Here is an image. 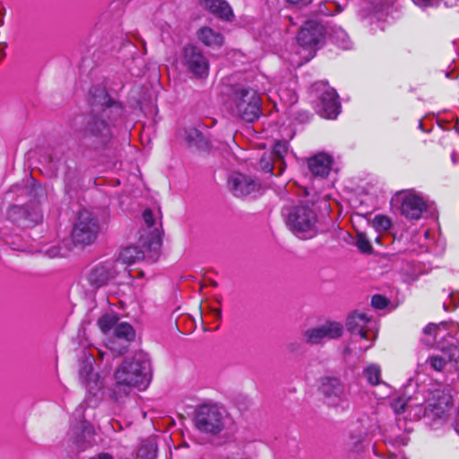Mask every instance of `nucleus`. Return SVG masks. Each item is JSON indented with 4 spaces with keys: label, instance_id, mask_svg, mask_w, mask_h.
Masks as SVG:
<instances>
[{
    "label": "nucleus",
    "instance_id": "nucleus-1",
    "mask_svg": "<svg viewBox=\"0 0 459 459\" xmlns=\"http://www.w3.org/2000/svg\"><path fill=\"white\" fill-rule=\"evenodd\" d=\"M89 102L91 111L84 117V126L79 131V138L85 150L100 152L110 143L111 126L123 116L124 109L100 86L90 90Z\"/></svg>",
    "mask_w": 459,
    "mask_h": 459
},
{
    "label": "nucleus",
    "instance_id": "nucleus-2",
    "mask_svg": "<svg viewBox=\"0 0 459 459\" xmlns=\"http://www.w3.org/2000/svg\"><path fill=\"white\" fill-rule=\"evenodd\" d=\"M225 104L233 116L248 123L254 122L262 114L260 95L248 86L238 84L230 87Z\"/></svg>",
    "mask_w": 459,
    "mask_h": 459
},
{
    "label": "nucleus",
    "instance_id": "nucleus-3",
    "mask_svg": "<svg viewBox=\"0 0 459 459\" xmlns=\"http://www.w3.org/2000/svg\"><path fill=\"white\" fill-rule=\"evenodd\" d=\"M114 377L139 390H144L152 380L150 359L143 353H137L131 358L124 359L115 371Z\"/></svg>",
    "mask_w": 459,
    "mask_h": 459
},
{
    "label": "nucleus",
    "instance_id": "nucleus-4",
    "mask_svg": "<svg viewBox=\"0 0 459 459\" xmlns=\"http://www.w3.org/2000/svg\"><path fill=\"white\" fill-rule=\"evenodd\" d=\"M290 230L300 239H309L317 234V215L308 204L284 207L281 212Z\"/></svg>",
    "mask_w": 459,
    "mask_h": 459
},
{
    "label": "nucleus",
    "instance_id": "nucleus-5",
    "mask_svg": "<svg viewBox=\"0 0 459 459\" xmlns=\"http://www.w3.org/2000/svg\"><path fill=\"white\" fill-rule=\"evenodd\" d=\"M225 410L215 403H204L195 412L194 423L198 431L211 436H219L226 427Z\"/></svg>",
    "mask_w": 459,
    "mask_h": 459
},
{
    "label": "nucleus",
    "instance_id": "nucleus-6",
    "mask_svg": "<svg viewBox=\"0 0 459 459\" xmlns=\"http://www.w3.org/2000/svg\"><path fill=\"white\" fill-rule=\"evenodd\" d=\"M319 390L324 402L330 407L344 411L349 407L350 391L338 377H325L321 378Z\"/></svg>",
    "mask_w": 459,
    "mask_h": 459
},
{
    "label": "nucleus",
    "instance_id": "nucleus-7",
    "mask_svg": "<svg viewBox=\"0 0 459 459\" xmlns=\"http://www.w3.org/2000/svg\"><path fill=\"white\" fill-rule=\"evenodd\" d=\"M99 231L98 219L89 211L83 210L78 213L71 237L74 244L87 246L96 240Z\"/></svg>",
    "mask_w": 459,
    "mask_h": 459
},
{
    "label": "nucleus",
    "instance_id": "nucleus-8",
    "mask_svg": "<svg viewBox=\"0 0 459 459\" xmlns=\"http://www.w3.org/2000/svg\"><path fill=\"white\" fill-rule=\"evenodd\" d=\"M313 87L315 91L320 93L316 105L317 113L325 118H336L341 111V103L336 91L323 82H316Z\"/></svg>",
    "mask_w": 459,
    "mask_h": 459
},
{
    "label": "nucleus",
    "instance_id": "nucleus-9",
    "mask_svg": "<svg viewBox=\"0 0 459 459\" xmlns=\"http://www.w3.org/2000/svg\"><path fill=\"white\" fill-rule=\"evenodd\" d=\"M181 63L186 71L195 78H206L209 74V61L198 47L186 46L183 48Z\"/></svg>",
    "mask_w": 459,
    "mask_h": 459
},
{
    "label": "nucleus",
    "instance_id": "nucleus-10",
    "mask_svg": "<svg viewBox=\"0 0 459 459\" xmlns=\"http://www.w3.org/2000/svg\"><path fill=\"white\" fill-rule=\"evenodd\" d=\"M8 219L18 227L30 228L42 220V212L38 201L26 205H12L7 211Z\"/></svg>",
    "mask_w": 459,
    "mask_h": 459
},
{
    "label": "nucleus",
    "instance_id": "nucleus-11",
    "mask_svg": "<svg viewBox=\"0 0 459 459\" xmlns=\"http://www.w3.org/2000/svg\"><path fill=\"white\" fill-rule=\"evenodd\" d=\"M342 333L343 327L341 323L327 321L325 324L305 330L303 339L309 345H318L340 338Z\"/></svg>",
    "mask_w": 459,
    "mask_h": 459
},
{
    "label": "nucleus",
    "instance_id": "nucleus-12",
    "mask_svg": "<svg viewBox=\"0 0 459 459\" xmlns=\"http://www.w3.org/2000/svg\"><path fill=\"white\" fill-rule=\"evenodd\" d=\"M391 203L393 205L398 206L401 214L409 220H419L427 209L423 198L411 192L396 194Z\"/></svg>",
    "mask_w": 459,
    "mask_h": 459
},
{
    "label": "nucleus",
    "instance_id": "nucleus-13",
    "mask_svg": "<svg viewBox=\"0 0 459 459\" xmlns=\"http://www.w3.org/2000/svg\"><path fill=\"white\" fill-rule=\"evenodd\" d=\"M325 35V27L316 21H307L300 28L297 41L304 48L316 51L323 43Z\"/></svg>",
    "mask_w": 459,
    "mask_h": 459
},
{
    "label": "nucleus",
    "instance_id": "nucleus-14",
    "mask_svg": "<svg viewBox=\"0 0 459 459\" xmlns=\"http://www.w3.org/2000/svg\"><path fill=\"white\" fill-rule=\"evenodd\" d=\"M119 270L117 262L108 260L92 267L87 274V281L93 289H100L114 281Z\"/></svg>",
    "mask_w": 459,
    "mask_h": 459
},
{
    "label": "nucleus",
    "instance_id": "nucleus-15",
    "mask_svg": "<svg viewBox=\"0 0 459 459\" xmlns=\"http://www.w3.org/2000/svg\"><path fill=\"white\" fill-rule=\"evenodd\" d=\"M228 185L231 193L237 197L255 196L261 191L259 180L238 172L230 176Z\"/></svg>",
    "mask_w": 459,
    "mask_h": 459
},
{
    "label": "nucleus",
    "instance_id": "nucleus-16",
    "mask_svg": "<svg viewBox=\"0 0 459 459\" xmlns=\"http://www.w3.org/2000/svg\"><path fill=\"white\" fill-rule=\"evenodd\" d=\"M135 333L131 325L119 323L113 331L107 347L117 356L123 355L127 351L128 344L134 341Z\"/></svg>",
    "mask_w": 459,
    "mask_h": 459
},
{
    "label": "nucleus",
    "instance_id": "nucleus-17",
    "mask_svg": "<svg viewBox=\"0 0 459 459\" xmlns=\"http://www.w3.org/2000/svg\"><path fill=\"white\" fill-rule=\"evenodd\" d=\"M372 324L373 322L366 314L354 313L348 316L346 326L353 336L372 341L376 338V334L371 328Z\"/></svg>",
    "mask_w": 459,
    "mask_h": 459
},
{
    "label": "nucleus",
    "instance_id": "nucleus-18",
    "mask_svg": "<svg viewBox=\"0 0 459 459\" xmlns=\"http://www.w3.org/2000/svg\"><path fill=\"white\" fill-rule=\"evenodd\" d=\"M333 159L325 153H318L307 160L310 173L316 178H325L332 168Z\"/></svg>",
    "mask_w": 459,
    "mask_h": 459
},
{
    "label": "nucleus",
    "instance_id": "nucleus-19",
    "mask_svg": "<svg viewBox=\"0 0 459 459\" xmlns=\"http://www.w3.org/2000/svg\"><path fill=\"white\" fill-rule=\"evenodd\" d=\"M93 437V429L86 421H81L72 429L73 442L80 450H85L91 446Z\"/></svg>",
    "mask_w": 459,
    "mask_h": 459
},
{
    "label": "nucleus",
    "instance_id": "nucleus-20",
    "mask_svg": "<svg viewBox=\"0 0 459 459\" xmlns=\"http://www.w3.org/2000/svg\"><path fill=\"white\" fill-rule=\"evenodd\" d=\"M199 3L204 9L221 20L231 22L234 18L231 7L225 0H200Z\"/></svg>",
    "mask_w": 459,
    "mask_h": 459
},
{
    "label": "nucleus",
    "instance_id": "nucleus-21",
    "mask_svg": "<svg viewBox=\"0 0 459 459\" xmlns=\"http://www.w3.org/2000/svg\"><path fill=\"white\" fill-rule=\"evenodd\" d=\"M196 36L200 42L212 48H221L224 44V36L207 26L200 28L197 30Z\"/></svg>",
    "mask_w": 459,
    "mask_h": 459
},
{
    "label": "nucleus",
    "instance_id": "nucleus-22",
    "mask_svg": "<svg viewBox=\"0 0 459 459\" xmlns=\"http://www.w3.org/2000/svg\"><path fill=\"white\" fill-rule=\"evenodd\" d=\"M185 140L191 148L201 151H207L210 148L208 138L195 127L185 130Z\"/></svg>",
    "mask_w": 459,
    "mask_h": 459
},
{
    "label": "nucleus",
    "instance_id": "nucleus-23",
    "mask_svg": "<svg viewBox=\"0 0 459 459\" xmlns=\"http://www.w3.org/2000/svg\"><path fill=\"white\" fill-rule=\"evenodd\" d=\"M145 257L144 253L139 247L131 246L123 248L120 253L117 260V265L119 263L122 264H133L136 262L143 260Z\"/></svg>",
    "mask_w": 459,
    "mask_h": 459
},
{
    "label": "nucleus",
    "instance_id": "nucleus-24",
    "mask_svg": "<svg viewBox=\"0 0 459 459\" xmlns=\"http://www.w3.org/2000/svg\"><path fill=\"white\" fill-rule=\"evenodd\" d=\"M439 354L451 369L459 370V348L456 345H449L441 349Z\"/></svg>",
    "mask_w": 459,
    "mask_h": 459
},
{
    "label": "nucleus",
    "instance_id": "nucleus-25",
    "mask_svg": "<svg viewBox=\"0 0 459 459\" xmlns=\"http://www.w3.org/2000/svg\"><path fill=\"white\" fill-rule=\"evenodd\" d=\"M116 383L110 390V397L117 403H123L125 399L130 394L134 386L127 383H122L119 379H115Z\"/></svg>",
    "mask_w": 459,
    "mask_h": 459
},
{
    "label": "nucleus",
    "instance_id": "nucleus-26",
    "mask_svg": "<svg viewBox=\"0 0 459 459\" xmlns=\"http://www.w3.org/2000/svg\"><path fill=\"white\" fill-rule=\"evenodd\" d=\"M157 452V443L153 439H147L140 446L137 456L141 459H156Z\"/></svg>",
    "mask_w": 459,
    "mask_h": 459
},
{
    "label": "nucleus",
    "instance_id": "nucleus-27",
    "mask_svg": "<svg viewBox=\"0 0 459 459\" xmlns=\"http://www.w3.org/2000/svg\"><path fill=\"white\" fill-rule=\"evenodd\" d=\"M118 324V317L112 314H105L98 320V325L104 333L114 331Z\"/></svg>",
    "mask_w": 459,
    "mask_h": 459
},
{
    "label": "nucleus",
    "instance_id": "nucleus-28",
    "mask_svg": "<svg viewBox=\"0 0 459 459\" xmlns=\"http://www.w3.org/2000/svg\"><path fill=\"white\" fill-rule=\"evenodd\" d=\"M363 376L368 382L372 385H377L381 383V368L377 364H371L363 370Z\"/></svg>",
    "mask_w": 459,
    "mask_h": 459
},
{
    "label": "nucleus",
    "instance_id": "nucleus-29",
    "mask_svg": "<svg viewBox=\"0 0 459 459\" xmlns=\"http://www.w3.org/2000/svg\"><path fill=\"white\" fill-rule=\"evenodd\" d=\"M411 402V398L399 396L391 401L390 406L395 414L408 413Z\"/></svg>",
    "mask_w": 459,
    "mask_h": 459
},
{
    "label": "nucleus",
    "instance_id": "nucleus-30",
    "mask_svg": "<svg viewBox=\"0 0 459 459\" xmlns=\"http://www.w3.org/2000/svg\"><path fill=\"white\" fill-rule=\"evenodd\" d=\"M286 152H287L286 143L278 142L273 145V152L270 153V154H272V157L277 162L280 163L278 174H281L282 170L284 169L283 157Z\"/></svg>",
    "mask_w": 459,
    "mask_h": 459
},
{
    "label": "nucleus",
    "instance_id": "nucleus-31",
    "mask_svg": "<svg viewBox=\"0 0 459 459\" xmlns=\"http://www.w3.org/2000/svg\"><path fill=\"white\" fill-rule=\"evenodd\" d=\"M79 376L83 384H90L91 381H95L96 375L93 373V367L91 361L85 360L81 363Z\"/></svg>",
    "mask_w": 459,
    "mask_h": 459
},
{
    "label": "nucleus",
    "instance_id": "nucleus-32",
    "mask_svg": "<svg viewBox=\"0 0 459 459\" xmlns=\"http://www.w3.org/2000/svg\"><path fill=\"white\" fill-rule=\"evenodd\" d=\"M356 246L359 250L364 254H371L373 247L366 234L359 232L357 234Z\"/></svg>",
    "mask_w": 459,
    "mask_h": 459
},
{
    "label": "nucleus",
    "instance_id": "nucleus-33",
    "mask_svg": "<svg viewBox=\"0 0 459 459\" xmlns=\"http://www.w3.org/2000/svg\"><path fill=\"white\" fill-rule=\"evenodd\" d=\"M277 161L272 157V154L264 153L259 161V167L264 173L273 174L274 163Z\"/></svg>",
    "mask_w": 459,
    "mask_h": 459
},
{
    "label": "nucleus",
    "instance_id": "nucleus-34",
    "mask_svg": "<svg viewBox=\"0 0 459 459\" xmlns=\"http://www.w3.org/2000/svg\"><path fill=\"white\" fill-rule=\"evenodd\" d=\"M391 220L385 215H377L373 219V226L377 231H385L391 228Z\"/></svg>",
    "mask_w": 459,
    "mask_h": 459
},
{
    "label": "nucleus",
    "instance_id": "nucleus-35",
    "mask_svg": "<svg viewBox=\"0 0 459 459\" xmlns=\"http://www.w3.org/2000/svg\"><path fill=\"white\" fill-rule=\"evenodd\" d=\"M427 362L429 363L430 367L436 371H442L447 366L445 362V359L442 358L439 352L429 357Z\"/></svg>",
    "mask_w": 459,
    "mask_h": 459
},
{
    "label": "nucleus",
    "instance_id": "nucleus-36",
    "mask_svg": "<svg viewBox=\"0 0 459 459\" xmlns=\"http://www.w3.org/2000/svg\"><path fill=\"white\" fill-rule=\"evenodd\" d=\"M425 415V408L419 403H412L411 402L408 417H410L413 420H419L422 416Z\"/></svg>",
    "mask_w": 459,
    "mask_h": 459
},
{
    "label": "nucleus",
    "instance_id": "nucleus-37",
    "mask_svg": "<svg viewBox=\"0 0 459 459\" xmlns=\"http://www.w3.org/2000/svg\"><path fill=\"white\" fill-rule=\"evenodd\" d=\"M371 305L375 308L383 309L387 307L388 300L381 295H374L371 299Z\"/></svg>",
    "mask_w": 459,
    "mask_h": 459
},
{
    "label": "nucleus",
    "instance_id": "nucleus-38",
    "mask_svg": "<svg viewBox=\"0 0 459 459\" xmlns=\"http://www.w3.org/2000/svg\"><path fill=\"white\" fill-rule=\"evenodd\" d=\"M69 249L68 248H65L61 246H58V247H51L48 253L50 257H56V256H62V257H65L68 255L69 253Z\"/></svg>",
    "mask_w": 459,
    "mask_h": 459
},
{
    "label": "nucleus",
    "instance_id": "nucleus-39",
    "mask_svg": "<svg viewBox=\"0 0 459 459\" xmlns=\"http://www.w3.org/2000/svg\"><path fill=\"white\" fill-rule=\"evenodd\" d=\"M143 218L147 227L152 228L155 225V218L151 209H145L143 212Z\"/></svg>",
    "mask_w": 459,
    "mask_h": 459
},
{
    "label": "nucleus",
    "instance_id": "nucleus-40",
    "mask_svg": "<svg viewBox=\"0 0 459 459\" xmlns=\"http://www.w3.org/2000/svg\"><path fill=\"white\" fill-rule=\"evenodd\" d=\"M437 331H438V325L434 323H429L423 329V333L425 334L433 335L435 338L437 336Z\"/></svg>",
    "mask_w": 459,
    "mask_h": 459
},
{
    "label": "nucleus",
    "instance_id": "nucleus-41",
    "mask_svg": "<svg viewBox=\"0 0 459 459\" xmlns=\"http://www.w3.org/2000/svg\"><path fill=\"white\" fill-rule=\"evenodd\" d=\"M316 14L329 16L333 15L332 11L326 6L325 3H320L316 11H315Z\"/></svg>",
    "mask_w": 459,
    "mask_h": 459
},
{
    "label": "nucleus",
    "instance_id": "nucleus-42",
    "mask_svg": "<svg viewBox=\"0 0 459 459\" xmlns=\"http://www.w3.org/2000/svg\"><path fill=\"white\" fill-rule=\"evenodd\" d=\"M416 4L421 7L434 6L437 4L440 0H412Z\"/></svg>",
    "mask_w": 459,
    "mask_h": 459
},
{
    "label": "nucleus",
    "instance_id": "nucleus-43",
    "mask_svg": "<svg viewBox=\"0 0 459 459\" xmlns=\"http://www.w3.org/2000/svg\"><path fill=\"white\" fill-rule=\"evenodd\" d=\"M288 3L299 6H306L312 2V0H286Z\"/></svg>",
    "mask_w": 459,
    "mask_h": 459
},
{
    "label": "nucleus",
    "instance_id": "nucleus-44",
    "mask_svg": "<svg viewBox=\"0 0 459 459\" xmlns=\"http://www.w3.org/2000/svg\"><path fill=\"white\" fill-rule=\"evenodd\" d=\"M300 343L298 342H290L288 345H287V349L290 352H295L297 351L299 348H300Z\"/></svg>",
    "mask_w": 459,
    "mask_h": 459
},
{
    "label": "nucleus",
    "instance_id": "nucleus-45",
    "mask_svg": "<svg viewBox=\"0 0 459 459\" xmlns=\"http://www.w3.org/2000/svg\"><path fill=\"white\" fill-rule=\"evenodd\" d=\"M361 439L359 438L355 441L352 442V446L351 447V449L354 452H359L360 449H361Z\"/></svg>",
    "mask_w": 459,
    "mask_h": 459
},
{
    "label": "nucleus",
    "instance_id": "nucleus-46",
    "mask_svg": "<svg viewBox=\"0 0 459 459\" xmlns=\"http://www.w3.org/2000/svg\"><path fill=\"white\" fill-rule=\"evenodd\" d=\"M89 459H113L112 455L108 453H100L97 456Z\"/></svg>",
    "mask_w": 459,
    "mask_h": 459
},
{
    "label": "nucleus",
    "instance_id": "nucleus-47",
    "mask_svg": "<svg viewBox=\"0 0 459 459\" xmlns=\"http://www.w3.org/2000/svg\"><path fill=\"white\" fill-rule=\"evenodd\" d=\"M39 191H42L41 186L39 185L33 184L30 190V194L34 193V195H37L39 194Z\"/></svg>",
    "mask_w": 459,
    "mask_h": 459
},
{
    "label": "nucleus",
    "instance_id": "nucleus-48",
    "mask_svg": "<svg viewBox=\"0 0 459 459\" xmlns=\"http://www.w3.org/2000/svg\"><path fill=\"white\" fill-rule=\"evenodd\" d=\"M297 101V96L295 93H291L289 97V99L287 100V102H289L290 104H292V103H295Z\"/></svg>",
    "mask_w": 459,
    "mask_h": 459
},
{
    "label": "nucleus",
    "instance_id": "nucleus-49",
    "mask_svg": "<svg viewBox=\"0 0 459 459\" xmlns=\"http://www.w3.org/2000/svg\"><path fill=\"white\" fill-rule=\"evenodd\" d=\"M152 247H153V249L156 250L160 247V240L158 238V239H155L152 242L151 244Z\"/></svg>",
    "mask_w": 459,
    "mask_h": 459
},
{
    "label": "nucleus",
    "instance_id": "nucleus-50",
    "mask_svg": "<svg viewBox=\"0 0 459 459\" xmlns=\"http://www.w3.org/2000/svg\"><path fill=\"white\" fill-rule=\"evenodd\" d=\"M212 313L214 314L217 319H220L221 317V310L220 308H213Z\"/></svg>",
    "mask_w": 459,
    "mask_h": 459
},
{
    "label": "nucleus",
    "instance_id": "nucleus-51",
    "mask_svg": "<svg viewBox=\"0 0 459 459\" xmlns=\"http://www.w3.org/2000/svg\"><path fill=\"white\" fill-rule=\"evenodd\" d=\"M50 165L53 169V173H55L56 170H57V163L56 162H54L53 160H50Z\"/></svg>",
    "mask_w": 459,
    "mask_h": 459
},
{
    "label": "nucleus",
    "instance_id": "nucleus-52",
    "mask_svg": "<svg viewBox=\"0 0 459 459\" xmlns=\"http://www.w3.org/2000/svg\"><path fill=\"white\" fill-rule=\"evenodd\" d=\"M451 159L454 164L457 162V153L455 152H453L451 154Z\"/></svg>",
    "mask_w": 459,
    "mask_h": 459
},
{
    "label": "nucleus",
    "instance_id": "nucleus-53",
    "mask_svg": "<svg viewBox=\"0 0 459 459\" xmlns=\"http://www.w3.org/2000/svg\"><path fill=\"white\" fill-rule=\"evenodd\" d=\"M340 34H341V36L342 37V39H343V40H344V39H345V38H347V35H346V33H345L344 31L341 30V31H340ZM342 47H343V48H347V44H346L344 41H343V46H342Z\"/></svg>",
    "mask_w": 459,
    "mask_h": 459
},
{
    "label": "nucleus",
    "instance_id": "nucleus-54",
    "mask_svg": "<svg viewBox=\"0 0 459 459\" xmlns=\"http://www.w3.org/2000/svg\"><path fill=\"white\" fill-rule=\"evenodd\" d=\"M284 94H285V91H283L282 89H281V90H280V92H279V96L282 99Z\"/></svg>",
    "mask_w": 459,
    "mask_h": 459
},
{
    "label": "nucleus",
    "instance_id": "nucleus-55",
    "mask_svg": "<svg viewBox=\"0 0 459 459\" xmlns=\"http://www.w3.org/2000/svg\"><path fill=\"white\" fill-rule=\"evenodd\" d=\"M99 353L101 356V358L103 359V353L101 352V351H99Z\"/></svg>",
    "mask_w": 459,
    "mask_h": 459
},
{
    "label": "nucleus",
    "instance_id": "nucleus-56",
    "mask_svg": "<svg viewBox=\"0 0 459 459\" xmlns=\"http://www.w3.org/2000/svg\"><path fill=\"white\" fill-rule=\"evenodd\" d=\"M368 348H369V346H366V347H364L363 349H364V350H368Z\"/></svg>",
    "mask_w": 459,
    "mask_h": 459
}]
</instances>
